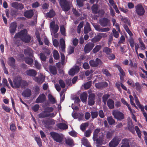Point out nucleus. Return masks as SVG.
Segmentation results:
<instances>
[{
    "label": "nucleus",
    "instance_id": "nucleus-1",
    "mask_svg": "<svg viewBox=\"0 0 147 147\" xmlns=\"http://www.w3.org/2000/svg\"><path fill=\"white\" fill-rule=\"evenodd\" d=\"M18 38L23 42L26 43H29L31 39V36L28 34L26 29H23L15 34L14 38L16 39Z\"/></svg>",
    "mask_w": 147,
    "mask_h": 147
},
{
    "label": "nucleus",
    "instance_id": "nucleus-2",
    "mask_svg": "<svg viewBox=\"0 0 147 147\" xmlns=\"http://www.w3.org/2000/svg\"><path fill=\"white\" fill-rule=\"evenodd\" d=\"M13 82L12 88H19L20 87L22 88H24L28 85V84L26 81L22 80L21 78L19 77L15 78Z\"/></svg>",
    "mask_w": 147,
    "mask_h": 147
},
{
    "label": "nucleus",
    "instance_id": "nucleus-3",
    "mask_svg": "<svg viewBox=\"0 0 147 147\" xmlns=\"http://www.w3.org/2000/svg\"><path fill=\"white\" fill-rule=\"evenodd\" d=\"M50 135L54 141L58 143L62 142L63 138L62 134L53 131L50 133Z\"/></svg>",
    "mask_w": 147,
    "mask_h": 147
},
{
    "label": "nucleus",
    "instance_id": "nucleus-4",
    "mask_svg": "<svg viewBox=\"0 0 147 147\" xmlns=\"http://www.w3.org/2000/svg\"><path fill=\"white\" fill-rule=\"evenodd\" d=\"M59 3L63 11H67L70 9V3L67 0H60Z\"/></svg>",
    "mask_w": 147,
    "mask_h": 147
},
{
    "label": "nucleus",
    "instance_id": "nucleus-5",
    "mask_svg": "<svg viewBox=\"0 0 147 147\" xmlns=\"http://www.w3.org/2000/svg\"><path fill=\"white\" fill-rule=\"evenodd\" d=\"M121 139L119 136H115L109 144L110 147H116L119 144Z\"/></svg>",
    "mask_w": 147,
    "mask_h": 147
},
{
    "label": "nucleus",
    "instance_id": "nucleus-6",
    "mask_svg": "<svg viewBox=\"0 0 147 147\" xmlns=\"http://www.w3.org/2000/svg\"><path fill=\"white\" fill-rule=\"evenodd\" d=\"M112 114L114 118L118 120H121L124 118V114L118 111L114 110Z\"/></svg>",
    "mask_w": 147,
    "mask_h": 147
},
{
    "label": "nucleus",
    "instance_id": "nucleus-7",
    "mask_svg": "<svg viewBox=\"0 0 147 147\" xmlns=\"http://www.w3.org/2000/svg\"><path fill=\"white\" fill-rule=\"evenodd\" d=\"M136 11L139 16H143L145 12V10L141 4H139L135 7Z\"/></svg>",
    "mask_w": 147,
    "mask_h": 147
},
{
    "label": "nucleus",
    "instance_id": "nucleus-8",
    "mask_svg": "<svg viewBox=\"0 0 147 147\" xmlns=\"http://www.w3.org/2000/svg\"><path fill=\"white\" fill-rule=\"evenodd\" d=\"M102 63V62L101 60L98 58H96L95 61L94 60H91L89 61L90 65L93 67H97L98 65H101Z\"/></svg>",
    "mask_w": 147,
    "mask_h": 147
},
{
    "label": "nucleus",
    "instance_id": "nucleus-9",
    "mask_svg": "<svg viewBox=\"0 0 147 147\" xmlns=\"http://www.w3.org/2000/svg\"><path fill=\"white\" fill-rule=\"evenodd\" d=\"M94 46L93 43L89 42L86 44L84 47V51L85 53H88L90 52Z\"/></svg>",
    "mask_w": 147,
    "mask_h": 147
},
{
    "label": "nucleus",
    "instance_id": "nucleus-10",
    "mask_svg": "<svg viewBox=\"0 0 147 147\" xmlns=\"http://www.w3.org/2000/svg\"><path fill=\"white\" fill-rule=\"evenodd\" d=\"M11 5L12 7L18 10H22L24 8V6L22 3L16 2L11 3Z\"/></svg>",
    "mask_w": 147,
    "mask_h": 147
},
{
    "label": "nucleus",
    "instance_id": "nucleus-11",
    "mask_svg": "<svg viewBox=\"0 0 147 147\" xmlns=\"http://www.w3.org/2000/svg\"><path fill=\"white\" fill-rule=\"evenodd\" d=\"M99 23L101 26L106 27L110 25V20L106 18H104L100 20Z\"/></svg>",
    "mask_w": 147,
    "mask_h": 147
},
{
    "label": "nucleus",
    "instance_id": "nucleus-12",
    "mask_svg": "<svg viewBox=\"0 0 147 147\" xmlns=\"http://www.w3.org/2000/svg\"><path fill=\"white\" fill-rule=\"evenodd\" d=\"M96 96L93 93L90 94L89 95L88 98V105L92 106L94 104Z\"/></svg>",
    "mask_w": 147,
    "mask_h": 147
},
{
    "label": "nucleus",
    "instance_id": "nucleus-13",
    "mask_svg": "<svg viewBox=\"0 0 147 147\" xmlns=\"http://www.w3.org/2000/svg\"><path fill=\"white\" fill-rule=\"evenodd\" d=\"M17 27V23L15 22H13L11 23L9 27V31L12 35H13L16 30Z\"/></svg>",
    "mask_w": 147,
    "mask_h": 147
},
{
    "label": "nucleus",
    "instance_id": "nucleus-14",
    "mask_svg": "<svg viewBox=\"0 0 147 147\" xmlns=\"http://www.w3.org/2000/svg\"><path fill=\"white\" fill-rule=\"evenodd\" d=\"M42 123L45 125H54L55 123V120L53 119H51L49 118H47L45 119H44L42 121Z\"/></svg>",
    "mask_w": 147,
    "mask_h": 147
},
{
    "label": "nucleus",
    "instance_id": "nucleus-15",
    "mask_svg": "<svg viewBox=\"0 0 147 147\" xmlns=\"http://www.w3.org/2000/svg\"><path fill=\"white\" fill-rule=\"evenodd\" d=\"M46 96L45 94H40L36 100V103H42L46 100Z\"/></svg>",
    "mask_w": 147,
    "mask_h": 147
},
{
    "label": "nucleus",
    "instance_id": "nucleus-16",
    "mask_svg": "<svg viewBox=\"0 0 147 147\" xmlns=\"http://www.w3.org/2000/svg\"><path fill=\"white\" fill-rule=\"evenodd\" d=\"M50 28H52L53 30V32L54 34H55L58 32L59 27L57 25H55L54 21H53L50 22Z\"/></svg>",
    "mask_w": 147,
    "mask_h": 147
},
{
    "label": "nucleus",
    "instance_id": "nucleus-17",
    "mask_svg": "<svg viewBox=\"0 0 147 147\" xmlns=\"http://www.w3.org/2000/svg\"><path fill=\"white\" fill-rule=\"evenodd\" d=\"M108 84L105 82H99L95 84V86L96 88L99 89L106 87L108 86Z\"/></svg>",
    "mask_w": 147,
    "mask_h": 147
},
{
    "label": "nucleus",
    "instance_id": "nucleus-18",
    "mask_svg": "<svg viewBox=\"0 0 147 147\" xmlns=\"http://www.w3.org/2000/svg\"><path fill=\"white\" fill-rule=\"evenodd\" d=\"M33 15L34 12L32 9L26 10L24 13V16L28 19L31 18Z\"/></svg>",
    "mask_w": 147,
    "mask_h": 147
},
{
    "label": "nucleus",
    "instance_id": "nucleus-19",
    "mask_svg": "<svg viewBox=\"0 0 147 147\" xmlns=\"http://www.w3.org/2000/svg\"><path fill=\"white\" fill-rule=\"evenodd\" d=\"M32 92L29 88H27L24 90L22 93V95L24 97H30L31 95Z\"/></svg>",
    "mask_w": 147,
    "mask_h": 147
},
{
    "label": "nucleus",
    "instance_id": "nucleus-20",
    "mask_svg": "<svg viewBox=\"0 0 147 147\" xmlns=\"http://www.w3.org/2000/svg\"><path fill=\"white\" fill-rule=\"evenodd\" d=\"M24 53L26 55H28L30 57H33V51L30 48H28L24 49Z\"/></svg>",
    "mask_w": 147,
    "mask_h": 147
},
{
    "label": "nucleus",
    "instance_id": "nucleus-21",
    "mask_svg": "<svg viewBox=\"0 0 147 147\" xmlns=\"http://www.w3.org/2000/svg\"><path fill=\"white\" fill-rule=\"evenodd\" d=\"M26 73L27 75L31 77H35L37 74L36 71L33 69L27 70Z\"/></svg>",
    "mask_w": 147,
    "mask_h": 147
},
{
    "label": "nucleus",
    "instance_id": "nucleus-22",
    "mask_svg": "<svg viewBox=\"0 0 147 147\" xmlns=\"http://www.w3.org/2000/svg\"><path fill=\"white\" fill-rule=\"evenodd\" d=\"M8 61L9 65L12 68H14L15 67V59L13 57H11L9 58Z\"/></svg>",
    "mask_w": 147,
    "mask_h": 147
},
{
    "label": "nucleus",
    "instance_id": "nucleus-23",
    "mask_svg": "<svg viewBox=\"0 0 147 147\" xmlns=\"http://www.w3.org/2000/svg\"><path fill=\"white\" fill-rule=\"evenodd\" d=\"M107 34L106 33H100L96 36L93 39L95 42H97L99 41L101 39L102 36H106Z\"/></svg>",
    "mask_w": 147,
    "mask_h": 147
},
{
    "label": "nucleus",
    "instance_id": "nucleus-24",
    "mask_svg": "<svg viewBox=\"0 0 147 147\" xmlns=\"http://www.w3.org/2000/svg\"><path fill=\"white\" fill-rule=\"evenodd\" d=\"M91 30V28L90 24L88 22H86L84 28V33L85 34H87Z\"/></svg>",
    "mask_w": 147,
    "mask_h": 147
},
{
    "label": "nucleus",
    "instance_id": "nucleus-25",
    "mask_svg": "<svg viewBox=\"0 0 147 147\" xmlns=\"http://www.w3.org/2000/svg\"><path fill=\"white\" fill-rule=\"evenodd\" d=\"M130 140L128 139L125 138L122 140L123 144L121 147H129V142Z\"/></svg>",
    "mask_w": 147,
    "mask_h": 147
},
{
    "label": "nucleus",
    "instance_id": "nucleus-26",
    "mask_svg": "<svg viewBox=\"0 0 147 147\" xmlns=\"http://www.w3.org/2000/svg\"><path fill=\"white\" fill-rule=\"evenodd\" d=\"M49 69L50 73L53 75L57 74V69L56 67L54 65H50L49 66Z\"/></svg>",
    "mask_w": 147,
    "mask_h": 147
},
{
    "label": "nucleus",
    "instance_id": "nucleus-27",
    "mask_svg": "<svg viewBox=\"0 0 147 147\" xmlns=\"http://www.w3.org/2000/svg\"><path fill=\"white\" fill-rule=\"evenodd\" d=\"M114 101L112 99H109L107 102V105L109 108L111 109L114 108Z\"/></svg>",
    "mask_w": 147,
    "mask_h": 147
},
{
    "label": "nucleus",
    "instance_id": "nucleus-28",
    "mask_svg": "<svg viewBox=\"0 0 147 147\" xmlns=\"http://www.w3.org/2000/svg\"><path fill=\"white\" fill-rule=\"evenodd\" d=\"M57 126L59 128L63 129H68V126L65 123H60L57 125Z\"/></svg>",
    "mask_w": 147,
    "mask_h": 147
},
{
    "label": "nucleus",
    "instance_id": "nucleus-29",
    "mask_svg": "<svg viewBox=\"0 0 147 147\" xmlns=\"http://www.w3.org/2000/svg\"><path fill=\"white\" fill-rule=\"evenodd\" d=\"M82 144L87 147H91L90 143L88 139L85 138H83L82 140Z\"/></svg>",
    "mask_w": 147,
    "mask_h": 147
},
{
    "label": "nucleus",
    "instance_id": "nucleus-30",
    "mask_svg": "<svg viewBox=\"0 0 147 147\" xmlns=\"http://www.w3.org/2000/svg\"><path fill=\"white\" fill-rule=\"evenodd\" d=\"M98 5L96 4H94L91 7V9L92 13L94 14L97 13L98 11Z\"/></svg>",
    "mask_w": 147,
    "mask_h": 147
},
{
    "label": "nucleus",
    "instance_id": "nucleus-31",
    "mask_svg": "<svg viewBox=\"0 0 147 147\" xmlns=\"http://www.w3.org/2000/svg\"><path fill=\"white\" fill-rule=\"evenodd\" d=\"M115 67L117 68L118 70L120 72L119 76L121 75L122 76H125V72L120 65H116Z\"/></svg>",
    "mask_w": 147,
    "mask_h": 147
},
{
    "label": "nucleus",
    "instance_id": "nucleus-32",
    "mask_svg": "<svg viewBox=\"0 0 147 147\" xmlns=\"http://www.w3.org/2000/svg\"><path fill=\"white\" fill-rule=\"evenodd\" d=\"M88 95L85 92H83L80 95V98L82 101L83 102H86L87 98Z\"/></svg>",
    "mask_w": 147,
    "mask_h": 147
},
{
    "label": "nucleus",
    "instance_id": "nucleus-33",
    "mask_svg": "<svg viewBox=\"0 0 147 147\" xmlns=\"http://www.w3.org/2000/svg\"><path fill=\"white\" fill-rule=\"evenodd\" d=\"M100 131V129H96L94 130V131L93 133V139L94 140L95 139L97 138L98 136V133Z\"/></svg>",
    "mask_w": 147,
    "mask_h": 147
},
{
    "label": "nucleus",
    "instance_id": "nucleus-34",
    "mask_svg": "<svg viewBox=\"0 0 147 147\" xmlns=\"http://www.w3.org/2000/svg\"><path fill=\"white\" fill-rule=\"evenodd\" d=\"M107 121L108 122L110 125H113L115 123V121L111 116L109 117H107Z\"/></svg>",
    "mask_w": 147,
    "mask_h": 147
},
{
    "label": "nucleus",
    "instance_id": "nucleus-35",
    "mask_svg": "<svg viewBox=\"0 0 147 147\" xmlns=\"http://www.w3.org/2000/svg\"><path fill=\"white\" fill-rule=\"evenodd\" d=\"M55 13L53 9L50 10L46 14L47 16L51 18L54 17L55 15Z\"/></svg>",
    "mask_w": 147,
    "mask_h": 147
},
{
    "label": "nucleus",
    "instance_id": "nucleus-36",
    "mask_svg": "<svg viewBox=\"0 0 147 147\" xmlns=\"http://www.w3.org/2000/svg\"><path fill=\"white\" fill-rule=\"evenodd\" d=\"M60 45L61 46V49L63 52L65 50V41L63 39H61L60 40Z\"/></svg>",
    "mask_w": 147,
    "mask_h": 147
},
{
    "label": "nucleus",
    "instance_id": "nucleus-37",
    "mask_svg": "<svg viewBox=\"0 0 147 147\" xmlns=\"http://www.w3.org/2000/svg\"><path fill=\"white\" fill-rule=\"evenodd\" d=\"M103 51L106 54L108 55L112 53V51L111 49L108 47H105L103 48Z\"/></svg>",
    "mask_w": 147,
    "mask_h": 147
},
{
    "label": "nucleus",
    "instance_id": "nucleus-38",
    "mask_svg": "<svg viewBox=\"0 0 147 147\" xmlns=\"http://www.w3.org/2000/svg\"><path fill=\"white\" fill-rule=\"evenodd\" d=\"M25 61L26 63L29 65H32L33 62V59L32 58L29 57H26Z\"/></svg>",
    "mask_w": 147,
    "mask_h": 147
},
{
    "label": "nucleus",
    "instance_id": "nucleus-39",
    "mask_svg": "<svg viewBox=\"0 0 147 147\" xmlns=\"http://www.w3.org/2000/svg\"><path fill=\"white\" fill-rule=\"evenodd\" d=\"M48 117V114L44 110L38 115V117L40 118H43Z\"/></svg>",
    "mask_w": 147,
    "mask_h": 147
},
{
    "label": "nucleus",
    "instance_id": "nucleus-40",
    "mask_svg": "<svg viewBox=\"0 0 147 147\" xmlns=\"http://www.w3.org/2000/svg\"><path fill=\"white\" fill-rule=\"evenodd\" d=\"M89 125L88 122H86L82 123L80 126V128L82 131H84L86 129V128Z\"/></svg>",
    "mask_w": 147,
    "mask_h": 147
},
{
    "label": "nucleus",
    "instance_id": "nucleus-41",
    "mask_svg": "<svg viewBox=\"0 0 147 147\" xmlns=\"http://www.w3.org/2000/svg\"><path fill=\"white\" fill-rule=\"evenodd\" d=\"M35 35L37 40L40 45H43V43L41 41L40 33L39 32H37L35 33Z\"/></svg>",
    "mask_w": 147,
    "mask_h": 147
},
{
    "label": "nucleus",
    "instance_id": "nucleus-42",
    "mask_svg": "<svg viewBox=\"0 0 147 147\" xmlns=\"http://www.w3.org/2000/svg\"><path fill=\"white\" fill-rule=\"evenodd\" d=\"M102 46L100 45H96L93 49L92 52L94 53H96L101 49Z\"/></svg>",
    "mask_w": 147,
    "mask_h": 147
},
{
    "label": "nucleus",
    "instance_id": "nucleus-43",
    "mask_svg": "<svg viewBox=\"0 0 147 147\" xmlns=\"http://www.w3.org/2000/svg\"><path fill=\"white\" fill-rule=\"evenodd\" d=\"M54 110L53 108L51 107H47L45 109L44 111L47 114L52 112Z\"/></svg>",
    "mask_w": 147,
    "mask_h": 147
},
{
    "label": "nucleus",
    "instance_id": "nucleus-44",
    "mask_svg": "<svg viewBox=\"0 0 147 147\" xmlns=\"http://www.w3.org/2000/svg\"><path fill=\"white\" fill-rule=\"evenodd\" d=\"M110 95L108 94H104L102 97V101L105 104L108 98L109 97Z\"/></svg>",
    "mask_w": 147,
    "mask_h": 147
},
{
    "label": "nucleus",
    "instance_id": "nucleus-45",
    "mask_svg": "<svg viewBox=\"0 0 147 147\" xmlns=\"http://www.w3.org/2000/svg\"><path fill=\"white\" fill-rule=\"evenodd\" d=\"M40 58L41 61L44 62L47 59V57L42 53H40L39 54Z\"/></svg>",
    "mask_w": 147,
    "mask_h": 147
},
{
    "label": "nucleus",
    "instance_id": "nucleus-46",
    "mask_svg": "<svg viewBox=\"0 0 147 147\" xmlns=\"http://www.w3.org/2000/svg\"><path fill=\"white\" fill-rule=\"evenodd\" d=\"M65 142L69 146L74 144V141L73 140L71 139H65Z\"/></svg>",
    "mask_w": 147,
    "mask_h": 147
},
{
    "label": "nucleus",
    "instance_id": "nucleus-47",
    "mask_svg": "<svg viewBox=\"0 0 147 147\" xmlns=\"http://www.w3.org/2000/svg\"><path fill=\"white\" fill-rule=\"evenodd\" d=\"M35 140L38 146L40 147H41L42 146V144L41 140L40 137H36L35 138Z\"/></svg>",
    "mask_w": 147,
    "mask_h": 147
},
{
    "label": "nucleus",
    "instance_id": "nucleus-48",
    "mask_svg": "<svg viewBox=\"0 0 147 147\" xmlns=\"http://www.w3.org/2000/svg\"><path fill=\"white\" fill-rule=\"evenodd\" d=\"M92 84V81H89L85 83L84 87L85 89H88L90 87Z\"/></svg>",
    "mask_w": 147,
    "mask_h": 147
},
{
    "label": "nucleus",
    "instance_id": "nucleus-49",
    "mask_svg": "<svg viewBox=\"0 0 147 147\" xmlns=\"http://www.w3.org/2000/svg\"><path fill=\"white\" fill-rule=\"evenodd\" d=\"M125 41V38L124 36L122 35L120 38V40L119 41L117 44V46H120L121 43H123Z\"/></svg>",
    "mask_w": 147,
    "mask_h": 147
},
{
    "label": "nucleus",
    "instance_id": "nucleus-50",
    "mask_svg": "<svg viewBox=\"0 0 147 147\" xmlns=\"http://www.w3.org/2000/svg\"><path fill=\"white\" fill-rule=\"evenodd\" d=\"M139 43L140 45V47L141 48V49L142 50H144L146 49V47L144 43L142 41L141 39L140 38L139 39Z\"/></svg>",
    "mask_w": 147,
    "mask_h": 147
},
{
    "label": "nucleus",
    "instance_id": "nucleus-51",
    "mask_svg": "<svg viewBox=\"0 0 147 147\" xmlns=\"http://www.w3.org/2000/svg\"><path fill=\"white\" fill-rule=\"evenodd\" d=\"M102 71L103 73L105 74L107 76H111V75L108 71V70L106 69H102Z\"/></svg>",
    "mask_w": 147,
    "mask_h": 147
},
{
    "label": "nucleus",
    "instance_id": "nucleus-52",
    "mask_svg": "<svg viewBox=\"0 0 147 147\" xmlns=\"http://www.w3.org/2000/svg\"><path fill=\"white\" fill-rule=\"evenodd\" d=\"M36 81L39 83H42L45 80V77L43 76H42L39 78H36Z\"/></svg>",
    "mask_w": 147,
    "mask_h": 147
},
{
    "label": "nucleus",
    "instance_id": "nucleus-53",
    "mask_svg": "<svg viewBox=\"0 0 147 147\" xmlns=\"http://www.w3.org/2000/svg\"><path fill=\"white\" fill-rule=\"evenodd\" d=\"M112 32L113 34V36L114 37L116 38H118L119 35V34L118 32L117 31L115 28H113L112 30Z\"/></svg>",
    "mask_w": 147,
    "mask_h": 147
},
{
    "label": "nucleus",
    "instance_id": "nucleus-54",
    "mask_svg": "<svg viewBox=\"0 0 147 147\" xmlns=\"http://www.w3.org/2000/svg\"><path fill=\"white\" fill-rule=\"evenodd\" d=\"M91 117L92 119L96 118L98 115V113L97 111H91L90 112Z\"/></svg>",
    "mask_w": 147,
    "mask_h": 147
},
{
    "label": "nucleus",
    "instance_id": "nucleus-55",
    "mask_svg": "<svg viewBox=\"0 0 147 147\" xmlns=\"http://www.w3.org/2000/svg\"><path fill=\"white\" fill-rule=\"evenodd\" d=\"M53 57L55 59L58 60L59 58V56L58 52L57 51H54L53 54Z\"/></svg>",
    "mask_w": 147,
    "mask_h": 147
},
{
    "label": "nucleus",
    "instance_id": "nucleus-56",
    "mask_svg": "<svg viewBox=\"0 0 147 147\" xmlns=\"http://www.w3.org/2000/svg\"><path fill=\"white\" fill-rule=\"evenodd\" d=\"M59 83L61 88H64L65 87V83L61 79L59 80Z\"/></svg>",
    "mask_w": 147,
    "mask_h": 147
},
{
    "label": "nucleus",
    "instance_id": "nucleus-57",
    "mask_svg": "<svg viewBox=\"0 0 147 147\" xmlns=\"http://www.w3.org/2000/svg\"><path fill=\"white\" fill-rule=\"evenodd\" d=\"M121 20L125 23H127L129 25L130 24L129 23V21L128 20L127 18L122 17L121 18Z\"/></svg>",
    "mask_w": 147,
    "mask_h": 147
},
{
    "label": "nucleus",
    "instance_id": "nucleus-58",
    "mask_svg": "<svg viewBox=\"0 0 147 147\" xmlns=\"http://www.w3.org/2000/svg\"><path fill=\"white\" fill-rule=\"evenodd\" d=\"M39 108V105L38 104L35 105L32 107V109L34 112H37Z\"/></svg>",
    "mask_w": 147,
    "mask_h": 147
},
{
    "label": "nucleus",
    "instance_id": "nucleus-59",
    "mask_svg": "<svg viewBox=\"0 0 147 147\" xmlns=\"http://www.w3.org/2000/svg\"><path fill=\"white\" fill-rule=\"evenodd\" d=\"M48 98L50 101L54 103L55 102V99L53 97V96L51 94L48 95Z\"/></svg>",
    "mask_w": 147,
    "mask_h": 147
},
{
    "label": "nucleus",
    "instance_id": "nucleus-60",
    "mask_svg": "<svg viewBox=\"0 0 147 147\" xmlns=\"http://www.w3.org/2000/svg\"><path fill=\"white\" fill-rule=\"evenodd\" d=\"M135 86L136 90L139 92H140L141 90V88L139 83L138 82H136L135 83Z\"/></svg>",
    "mask_w": 147,
    "mask_h": 147
},
{
    "label": "nucleus",
    "instance_id": "nucleus-61",
    "mask_svg": "<svg viewBox=\"0 0 147 147\" xmlns=\"http://www.w3.org/2000/svg\"><path fill=\"white\" fill-rule=\"evenodd\" d=\"M74 47H70L68 49V53L69 54H71L74 53Z\"/></svg>",
    "mask_w": 147,
    "mask_h": 147
},
{
    "label": "nucleus",
    "instance_id": "nucleus-62",
    "mask_svg": "<svg viewBox=\"0 0 147 147\" xmlns=\"http://www.w3.org/2000/svg\"><path fill=\"white\" fill-rule=\"evenodd\" d=\"M10 129L11 131L13 132H14L16 131V127L15 124L13 123H12L10 125Z\"/></svg>",
    "mask_w": 147,
    "mask_h": 147
},
{
    "label": "nucleus",
    "instance_id": "nucleus-63",
    "mask_svg": "<svg viewBox=\"0 0 147 147\" xmlns=\"http://www.w3.org/2000/svg\"><path fill=\"white\" fill-rule=\"evenodd\" d=\"M60 30L61 34L64 35L65 34V29L63 25L61 26L60 28Z\"/></svg>",
    "mask_w": 147,
    "mask_h": 147
},
{
    "label": "nucleus",
    "instance_id": "nucleus-64",
    "mask_svg": "<svg viewBox=\"0 0 147 147\" xmlns=\"http://www.w3.org/2000/svg\"><path fill=\"white\" fill-rule=\"evenodd\" d=\"M3 109L6 112L9 113L11 109L8 107L7 106L5 105H3L2 106Z\"/></svg>",
    "mask_w": 147,
    "mask_h": 147
}]
</instances>
